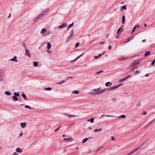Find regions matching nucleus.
<instances>
[{
  "instance_id": "1",
  "label": "nucleus",
  "mask_w": 155,
  "mask_h": 155,
  "mask_svg": "<svg viewBox=\"0 0 155 155\" xmlns=\"http://www.w3.org/2000/svg\"><path fill=\"white\" fill-rule=\"evenodd\" d=\"M101 89V87H100L97 89H93L92 90L93 91H95L94 92H93L92 93L93 94V96H96L99 94H101L103 92H105L106 90L105 89H103L101 90L97 91Z\"/></svg>"
},
{
  "instance_id": "2",
  "label": "nucleus",
  "mask_w": 155,
  "mask_h": 155,
  "mask_svg": "<svg viewBox=\"0 0 155 155\" xmlns=\"http://www.w3.org/2000/svg\"><path fill=\"white\" fill-rule=\"evenodd\" d=\"M48 10L47 9L43 11L42 13L39 14L37 17L34 19V22H35L38 20L40 17L45 15L48 12Z\"/></svg>"
},
{
  "instance_id": "3",
  "label": "nucleus",
  "mask_w": 155,
  "mask_h": 155,
  "mask_svg": "<svg viewBox=\"0 0 155 155\" xmlns=\"http://www.w3.org/2000/svg\"><path fill=\"white\" fill-rule=\"evenodd\" d=\"M121 85V84H119L117 85H116L114 87H111L110 88H109V90L110 91L114 90L118 88Z\"/></svg>"
},
{
  "instance_id": "4",
  "label": "nucleus",
  "mask_w": 155,
  "mask_h": 155,
  "mask_svg": "<svg viewBox=\"0 0 155 155\" xmlns=\"http://www.w3.org/2000/svg\"><path fill=\"white\" fill-rule=\"evenodd\" d=\"M121 85V84H119L117 85H116L114 87H111L110 88H109V90L110 91L114 90L118 88Z\"/></svg>"
},
{
  "instance_id": "5",
  "label": "nucleus",
  "mask_w": 155,
  "mask_h": 155,
  "mask_svg": "<svg viewBox=\"0 0 155 155\" xmlns=\"http://www.w3.org/2000/svg\"><path fill=\"white\" fill-rule=\"evenodd\" d=\"M25 55L30 58L31 57V54L29 52V50L27 48H25Z\"/></svg>"
},
{
  "instance_id": "6",
  "label": "nucleus",
  "mask_w": 155,
  "mask_h": 155,
  "mask_svg": "<svg viewBox=\"0 0 155 155\" xmlns=\"http://www.w3.org/2000/svg\"><path fill=\"white\" fill-rule=\"evenodd\" d=\"M141 61V59H140L139 60H136L135 61H134L133 63H132L133 64V65L134 66L135 64L137 65Z\"/></svg>"
},
{
  "instance_id": "7",
  "label": "nucleus",
  "mask_w": 155,
  "mask_h": 155,
  "mask_svg": "<svg viewBox=\"0 0 155 155\" xmlns=\"http://www.w3.org/2000/svg\"><path fill=\"white\" fill-rule=\"evenodd\" d=\"M84 53L82 54L81 55H80L79 56H78L77 58H76L74 60L71 61L70 62L71 63H72L73 62H74V61H77L78 59L80 57H81V56H82Z\"/></svg>"
},
{
  "instance_id": "8",
  "label": "nucleus",
  "mask_w": 155,
  "mask_h": 155,
  "mask_svg": "<svg viewBox=\"0 0 155 155\" xmlns=\"http://www.w3.org/2000/svg\"><path fill=\"white\" fill-rule=\"evenodd\" d=\"M134 37L133 36H131L128 38L127 39V41L125 42V43H127L129 42L130 40L133 39L134 38Z\"/></svg>"
},
{
  "instance_id": "9",
  "label": "nucleus",
  "mask_w": 155,
  "mask_h": 155,
  "mask_svg": "<svg viewBox=\"0 0 155 155\" xmlns=\"http://www.w3.org/2000/svg\"><path fill=\"white\" fill-rule=\"evenodd\" d=\"M2 71L0 70V82H2L3 81V76L2 74Z\"/></svg>"
},
{
  "instance_id": "10",
  "label": "nucleus",
  "mask_w": 155,
  "mask_h": 155,
  "mask_svg": "<svg viewBox=\"0 0 155 155\" xmlns=\"http://www.w3.org/2000/svg\"><path fill=\"white\" fill-rule=\"evenodd\" d=\"M67 25L65 24H62V25H59L58 26V28H64V27H66L67 26Z\"/></svg>"
},
{
  "instance_id": "11",
  "label": "nucleus",
  "mask_w": 155,
  "mask_h": 155,
  "mask_svg": "<svg viewBox=\"0 0 155 155\" xmlns=\"http://www.w3.org/2000/svg\"><path fill=\"white\" fill-rule=\"evenodd\" d=\"M20 125L22 128L25 127L26 125V122L21 123Z\"/></svg>"
},
{
  "instance_id": "12",
  "label": "nucleus",
  "mask_w": 155,
  "mask_h": 155,
  "mask_svg": "<svg viewBox=\"0 0 155 155\" xmlns=\"http://www.w3.org/2000/svg\"><path fill=\"white\" fill-rule=\"evenodd\" d=\"M16 58H17V57L16 56H15L13 58H11L10 59V60L11 61H13L16 62H18V61L16 59Z\"/></svg>"
},
{
  "instance_id": "13",
  "label": "nucleus",
  "mask_w": 155,
  "mask_h": 155,
  "mask_svg": "<svg viewBox=\"0 0 155 155\" xmlns=\"http://www.w3.org/2000/svg\"><path fill=\"white\" fill-rule=\"evenodd\" d=\"M72 37L70 36H68L66 39V42H68L69 41H70L72 38Z\"/></svg>"
},
{
  "instance_id": "14",
  "label": "nucleus",
  "mask_w": 155,
  "mask_h": 155,
  "mask_svg": "<svg viewBox=\"0 0 155 155\" xmlns=\"http://www.w3.org/2000/svg\"><path fill=\"white\" fill-rule=\"evenodd\" d=\"M74 30H73L72 29L71 31L70 32L69 36H70L72 37L74 36Z\"/></svg>"
},
{
  "instance_id": "15",
  "label": "nucleus",
  "mask_w": 155,
  "mask_h": 155,
  "mask_svg": "<svg viewBox=\"0 0 155 155\" xmlns=\"http://www.w3.org/2000/svg\"><path fill=\"white\" fill-rule=\"evenodd\" d=\"M51 45L50 43L49 42H48L47 43V48L48 49H50L51 48Z\"/></svg>"
},
{
  "instance_id": "16",
  "label": "nucleus",
  "mask_w": 155,
  "mask_h": 155,
  "mask_svg": "<svg viewBox=\"0 0 155 155\" xmlns=\"http://www.w3.org/2000/svg\"><path fill=\"white\" fill-rule=\"evenodd\" d=\"M125 20V16L124 15H123L122 16V24H124V23Z\"/></svg>"
},
{
  "instance_id": "17",
  "label": "nucleus",
  "mask_w": 155,
  "mask_h": 155,
  "mask_svg": "<svg viewBox=\"0 0 155 155\" xmlns=\"http://www.w3.org/2000/svg\"><path fill=\"white\" fill-rule=\"evenodd\" d=\"M112 84V83H111L110 82H108L106 83L105 86H109L111 85Z\"/></svg>"
},
{
  "instance_id": "18",
  "label": "nucleus",
  "mask_w": 155,
  "mask_h": 155,
  "mask_svg": "<svg viewBox=\"0 0 155 155\" xmlns=\"http://www.w3.org/2000/svg\"><path fill=\"white\" fill-rule=\"evenodd\" d=\"M46 31V29L45 28H43L41 30L40 33L41 34H43Z\"/></svg>"
},
{
  "instance_id": "19",
  "label": "nucleus",
  "mask_w": 155,
  "mask_h": 155,
  "mask_svg": "<svg viewBox=\"0 0 155 155\" xmlns=\"http://www.w3.org/2000/svg\"><path fill=\"white\" fill-rule=\"evenodd\" d=\"M140 147H141V146L139 147H137V148H135L133 151L132 152H131L129 154H128V155H129L130 154H131V153H133L134 151H137V150H138V149H139Z\"/></svg>"
},
{
  "instance_id": "20",
  "label": "nucleus",
  "mask_w": 155,
  "mask_h": 155,
  "mask_svg": "<svg viewBox=\"0 0 155 155\" xmlns=\"http://www.w3.org/2000/svg\"><path fill=\"white\" fill-rule=\"evenodd\" d=\"M33 64L35 67H36L38 66V63L37 61L34 62L33 63Z\"/></svg>"
},
{
  "instance_id": "21",
  "label": "nucleus",
  "mask_w": 155,
  "mask_h": 155,
  "mask_svg": "<svg viewBox=\"0 0 155 155\" xmlns=\"http://www.w3.org/2000/svg\"><path fill=\"white\" fill-rule=\"evenodd\" d=\"M5 93L8 96H9L11 94V93L10 92L7 91H5Z\"/></svg>"
},
{
  "instance_id": "22",
  "label": "nucleus",
  "mask_w": 155,
  "mask_h": 155,
  "mask_svg": "<svg viewBox=\"0 0 155 155\" xmlns=\"http://www.w3.org/2000/svg\"><path fill=\"white\" fill-rule=\"evenodd\" d=\"M16 150L17 152H21L22 151V149H20L19 147H18L16 149Z\"/></svg>"
},
{
  "instance_id": "23",
  "label": "nucleus",
  "mask_w": 155,
  "mask_h": 155,
  "mask_svg": "<svg viewBox=\"0 0 155 155\" xmlns=\"http://www.w3.org/2000/svg\"><path fill=\"white\" fill-rule=\"evenodd\" d=\"M94 118H91V119H88L87 120V121H90V122L92 123H93L94 122Z\"/></svg>"
},
{
  "instance_id": "24",
  "label": "nucleus",
  "mask_w": 155,
  "mask_h": 155,
  "mask_svg": "<svg viewBox=\"0 0 155 155\" xmlns=\"http://www.w3.org/2000/svg\"><path fill=\"white\" fill-rule=\"evenodd\" d=\"M74 23L72 22L71 24L69 25L68 28V30L73 25Z\"/></svg>"
},
{
  "instance_id": "25",
  "label": "nucleus",
  "mask_w": 155,
  "mask_h": 155,
  "mask_svg": "<svg viewBox=\"0 0 155 155\" xmlns=\"http://www.w3.org/2000/svg\"><path fill=\"white\" fill-rule=\"evenodd\" d=\"M121 29V28H120L118 29V30L117 31V33L119 35L120 33L121 32V31H122L124 30V29H122L121 31L119 33V31H120Z\"/></svg>"
},
{
  "instance_id": "26",
  "label": "nucleus",
  "mask_w": 155,
  "mask_h": 155,
  "mask_svg": "<svg viewBox=\"0 0 155 155\" xmlns=\"http://www.w3.org/2000/svg\"><path fill=\"white\" fill-rule=\"evenodd\" d=\"M91 137H90V138H91ZM89 139V138H84L83 140V141H82V143H84L86 141H87V140H88V139Z\"/></svg>"
},
{
  "instance_id": "27",
  "label": "nucleus",
  "mask_w": 155,
  "mask_h": 155,
  "mask_svg": "<svg viewBox=\"0 0 155 155\" xmlns=\"http://www.w3.org/2000/svg\"><path fill=\"white\" fill-rule=\"evenodd\" d=\"M65 82V81L64 80H62L61 82H58L57 83L58 84H62L63 83H64Z\"/></svg>"
},
{
  "instance_id": "28",
  "label": "nucleus",
  "mask_w": 155,
  "mask_h": 155,
  "mask_svg": "<svg viewBox=\"0 0 155 155\" xmlns=\"http://www.w3.org/2000/svg\"><path fill=\"white\" fill-rule=\"evenodd\" d=\"M136 65H136V64H135V65H134H134H133V64L132 63V64H131V66L134 69L135 68L136 69L138 68V67H136Z\"/></svg>"
},
{
  "instance_id": "29",
  "label": "nucleus",
  "mask_w": 155,
  "mask_h": 155,
  "mask_svg": "<svg viewBox=\"0 0 155 155\" xmlns=\"http://www.w3.org/2000/svg\"><path fill=\"white\" fill-rule=\"evenodd\" d=\"M150 54V51H148V52H146L144 54V56H146L149 55V54Z\"/></svg>"
},
{
  "instance_id": "30",
  "label": "nucleus",
  "mask_w": 155,
  "mask_h": 155,
  "mask_svg": "<svg viewBox=\"0 0 155 155\" xmlns=\"http://www.w3.org/2000/svg\"><path fill=\"white\" fill-rule=\"evenodd\" d=\"M14 94L17 97V96L19 97L20 95L19 93L18 92H14Z\"/></svg>"
},
{
  "instance_id": "31",
  "label": "nucleus",
  "mask_w": 155,
  "mask_h": 155,
  "mask_svg": "<svg viewBox=\"0 0 155 155\" xmlns=\"http://www.w3.org/2000/svg\"><path fill=\"white\" fill-rule=\"evenodd\" d=\"M126 117V116L124 115H122L120 116H119V118H125Z\"/></svg>"
},
{
  "instance_id": "32",
  "label": "nucleus",
  "mask_w": 155,
  "mask_h": 155,
  "mask_svg": "<svg viewBox=\"0 0 155 155\" xmlns=\"http://www.w3.org/2000/svg\"><path fill=\"white\" fill-rule=\"evenodd\" d=\"M52 89V88L51 87H46L45 88V89L47 91H50Z\"/></svg>"
},
{
  "instance_id": "33",
  "label": "nucleus",
  "mask_w": 155,
  "mask_h": 155,
  "mask_svg": "<svg viewBox=\"0 0 155 155\" xmlns=\"http://www.w3.org/2000/svg\"><path fill=\"white\" fill-rule=\"evenodd\" d=\"M64 140H70V141H72V139L70 138H64Z\"/></svg>"
},
{
  "instance_id": "34",
  "label": "nucleus",
  "mask_w": 155,
  "mask_h": 155,
  "mask_svg": "<svg viewBox=\"0 0 155 155\" xmlns=\"http://www.w3.org/2000/svg\"><path fill=\"white\" fill-rule=\"evenodd\" d=\"M128 58H127V57H123L122 58H121L120 59V60L122 61V60H125L126 59H127Z\"/></svg>"
},
{
  "instance_id": "35",
  "label": "nucleus",
  "mask_w": 155,
  "mask_h": 155,
  "mask_svg": "<svg viewBox=\"0 0 155 155\" xmlns=\"http://www.w3.org/2000/svg\"><path fill=\"white\" fill-rule=\"evenodd\" d=\"M25 107L29 109H31L32 108H30V106L28 105H25Z\"/></svg>"
},
{
  "instance_id": "36",
  "label": "nucleus",
  "mask_w": 155,
  "mask_h": 155,
  "mask_svg": "<svg viewBox=\"0 0 155 155\" xmlns=\"http://www.w3.org/2000/svg\"><path fill=\"white\" fill-rule=\"evenodd\" d=\"M78 93H79V92L78 91H75L73 92L72 93L77 94Z\"/></svg>"
},
{
  "instance_id": "37",
  "label": "nucleus",
  "mask_w": 155,
  "mask_h": 155,
  "mask_svg": "<svg viewBox=\"0 0 155 155\" xmlns=\"http://www.w3.org/2000/svg\"><path fill=\"white\" fill-rule=\"evenodd\" d=\"M122 9H126V5H123V6L122 7Z\"/></svg>"
},
{
  "instance_id": "38",
  "label": "nucleus",
  "mask_w": 155,
  "mask_h": 155,
  "mask_svg": "<svg viewBox=\"0 0 155 155\" xmlns=\"http://www.w3.org/2000/svg\"><path fill=\"white\" fill-rule=\"evenodd\" d=\"M103 72V71L102 70H101V71H97V72H96V74H100V73H101V72Z\"/></svg>"
},
{
  "instance_id": "39",
  "label": "nucleus",
  "mask_w": 155,
  "mask_h": 155,
  "mask_svg": "<svg viewBox=\"0 0 155 155\" xmlns=\"http://www.w3.org/2000/svg\"><path fill=\"white\" fill-rule=\"evenodd\" d=\"M101 130H102V129H95L94 130V131L95 132H97V131H101Z\"/></svg>"
},
{
  "instance_id": "40",
  "label": "nucleus",
  "mask_w": 155,
  "mask_h": 155,
  "mask_svg": "<svg viewBox=\"0 0 155 155\" xmlns=\"http://www.w3.org/2000/svg\"><path fill=\"white\" fill-rule=\"evenodd\" d=\"M135 29H136V27H134L133 29V30L131 33V34H132V33H133L135 31Z\"/></svg>"
},
{
  "instance_id": "41",
  "label": "nucleus",
  "mask_w": 155,
  "mask_h": 155,
  "mask_svg": "<svg viewBox=\"0 0 155 155\" xmlns=\"http://www.w3.org/2000/svg\"><path fill=\"white\" fill-rule=\"evenodd\" d=\"M104 116L106 117H114V116H113L112 115H105Z\"/></svg>"
},
{
  "instance_id": "42",
  "label": "nucleus",
  "mask_w": 155,
  "mask_h": 155,
  "mask_svg": "<svg viewBox=\"0 0 155 155\" xmlns=\"http://www.w3.org/2000/svg\"><path fill=\"white\" fill-rule=\"evenodd\" d=\"M13 99L15 101H17L18 100L17 97H13Z\"/></svg>"
},
{
  "instance_id": "43",
  "label": "nucleus",
  "mask_w": 155,
  "mask_h": 155,
  "mask_svg": "<svg viewBox=\"0 0 155 155\" xmlns=\"http://www.w3.org/2000/svg\"><path fill=\"white\" fill-rule=\"evenodd\" d=\"M79 42L77 43L75 45V47H78V46L79 45Z\"/></svg>"
},
{
  "instance_id": "44",
  "label": "nucleus",
  "mask_w": 155,
  "mask_h": 155,
  "mask_svg": "<svg viewBox=\"0 0 155 155\" xmlns=\"http://www.w3.org/2000/svg\"><path fill=\"white\" fill-rule=\"evenodd\" d=\"M21 95L22 96V97H26L25 94L24 93H22Z\"/></svg>"
},
{
  "instance_id": "45",
  "label": "nucleus",
  "mask_w": 155,
  "mask_h": 155,
  "mask_svg": "<svg viewBox=\"0 0 155 155\" xmlns=\"http://www.w3.org/2000/svg\"><path fill=\"white\" fill-rule=\"evenodd\" d=\"M147 113L146 112L144 111L143 113H142V114L144 115H145L147 114Z\"/></svg>"
},
{
  "instance_id": "46",
  "label": "nucleus",
  "mask_w": 155,
  "mask_h": 155,
  "mask_svg": "<svg viewBox=\"0 0 155 155\" xmlns=\"http://www.w3.org/2000/svg\"><path fill=\"white\" fill-rule=\"evenodd\" d=\"M59 128H60V127H58L57 129H56L54 130V132H56V131H57L59 129Z\"/></svg>"
},
{
  "instance_id": "47",
  "label": "nucleus",
  "mask_w": 155,
  "mask_h": 155,
  "mask_svg": "<svg viewBox=\"0 0 155 155\" xmlns=\"http://www.w3.org/2000/svg\"><path fill=\"white\" fill-rule=\"evenodd\" d=\"M98 58H99V57H98V55H96V56H94V58L95 59H97Z\"/></svg>"
},
{
  "instance_id": "48",
  "label": "nucleus",
  "mask_w": 155,
  "mask_h": 155,
  "mask_svg": "<svg viewBox=\"0 0 155 155\" xmlns=\"http://www.w3.org/2000/svg\"><path fill=\"white\" fill-rule=\"evenodd\" d=\"M108 49L110 50H111V48L112 47H111V45H109L108 46Z\"/></svg>"
},
{
  "instance_id": "49",
  "label": "nucleus",
  "mask_w": 155,
  "mask_h": 155,
  "mask_svg": "<svg viewBox=\"0 0 155 155\" xmlns=\"http://www.w3.org/2000/svg\"><path fill=\"white\" fill-rule=\"evenodd\" d=\"M23 46H24V47L25 48H25H26V45H25V43H23Z\"/></svg>"
},
{
  "instance_id": "50",
  "label": "nucleus",
  "mask_w": 155,
  "mask_h": 155,
  "mask_svg": "<svg viewBox=\"0 0 155 155\" xmlns=\"http://www.w3.org/2000/svg\"><path fill=\"white\" fill-rule=\"evenodd\" d=\"M68 117H74V115H68Z\"/></svg>"
},
{
  "instance_id": "51",
  "label": "nucleus",
  "mask_w": 155,
  "mask_h": 155,
  "mask_svg": "<svg viewBox=\"0 0 155 155\" xmlns=\"http://www.w3.org/2000/svg\"><path fill=\"white\" fill-rule=\"evenodd\" d=\"M155 63V62H154L153 61H152L151 63V65L152 66H153L154 64Z\"/></svg>"
},
{
  "instance_id": "52",
  "label": "nucleus",
  "mask_w": 155,
  "mask_h": 155,
  "mask_svg": "<svg viewBox=\"0 0 155 155\" xmlns=\"http://www.w3.org/2000/svg\"><path fill=\"white\" fill-rule=\"evenodd\" d=\"M131 77V75H129L128 76L126 77L125 78L126 79H127L129 77Z\"/></svg>"
},
{
  "instance_id": "53",
  "label": "nucleus",
  "mask_w": 155,
  "mask_h": 155,
  "mask_svg": "<svg viewBox=\"0 0 155 155\" xmlns=\"http://www.w3.org/2000/svg\"><path fill=\"white\" fill-rule=\"evenodd\" d=\"M126 79H125V78H124V79H122L120 80V81H124Z\"/></svg>"
},
{
  "instance_id": "54",
  "label": "nucleus",
  "mask_w": 155,
  "mask_h": 155,
  "mask_svg": "<svg viewBox=\"0 0 155 155\" xmlns=\"http://www.w3.org/2000/svg\"><path fill=\"white\" fill-rule=\"evenodd\" d=\"M104 43H105V41L101 42H100V43H99V44H104Z\"/></svg>"
},
{
  "instance_id": "55",
  "label": "nucleus",
  "mask_w": 155,
  "mask_h": 155,
  "mask_svg": "<svg viewBox=\"0 0 155 155\" xmlns=\"http://www.w3.org/2000/svg\"><path fill=\"white\" fill-rule=\"evenodd\" d=\"M104 54V53L103 54H99L98 56L101 57V56L103 54Z\"/></svg>"
},
{
  "instance_id": "56",
  "label": "nucleus",
  "mask_w": 155,
  "mask_h": 155,
  "mask_svg": "<svg viewBox=\"0 0 155 155\" xmlns=\"http://www.w3.org/2000/svg\"><path fill=\"white\" fill-rule=\"evenodd\" d=\"M111 137H112L111 140H115V138H113V136H112Z\"/></svg>"
},
{
  "instance_id": "57",
  "label": "nucleus",
  "mask_w": 155,
  "mask_h": 155,
  "mask_svg": "<svg viewBox=\"0 0 155 155\" xmlns=\"http://www.w3.org/2000/svg\"><path fill=\"white\" fill-rule=\"evenodd\" d=\"M140 72V71H134V72L137 73H139Z\"/></svg>"
},
{
  "instance_id": "58",
  "label": "nucleus",
  "mask_w": 155,
  "mask_h": 155,
  "mask_svg": "<svg viewBox=\"0 0 155 155\" xmlns=\"http://www.w3.org/2000/svg\"><path fill=\"white\" fill-rule=\"evenodd\" d=\"M70 78H72V77H68L67 78V79H69Z\"/></svg>"
},
{
  "instance_id": "59",
  "label": "nucleus",
  "mask_w": 155,
  "mask_h": 155,
  "mask_svg": "<svg viewBox=\"0 0 155 155\" xmlns=\"http://www.w3.org/2000/svg\"><path fill=\"white\" fill-rule=\"evenodd\" d=\"M119 37V35L118 34V35H117L116 37V38L117 39Z\"/></svg>"
},
{
  "instance_id": "60",
  "label": "nucleus",
  "mask_w": 155,
  "mask_h": 155,
  "mask_svg": "<svg viewBox=\"0 0 155 155\" xmlns=\"http://www.w3.org/2000/svg\"><path fill=\"white\" fill-rule=\"evenodd\" d=\"M23 133H21V134H20L19 135V136L20 137H21V136L23 135Z\"/></svg>"
},
{
  "instance_id": "61",
  "label": "nucleus",
  "mask_w": 155,
  "mask_h": 155,
  "mask_svg": "<svg viewBox=\"0 0 155 155\" xmlns=\"http://www.w3.org/2000/svg\"><path fill=\"white\" fill-rule=\"evenodd\" d=\"M11 16V14L10 13V14H9V15L8 17V18H10Z\"/></svg>"
},
{
  "instance_id": "62",
  "label": "nucleus",
  "mask_w": 155,
  "mask_h": 155,
  "mask_svg": "<svg viewBox=\"0 0 155 155\" xmlns=\"http://www.w3.org/2000/svg\"><path fill=\"white\" fill-rule=\"evenodd\" d=\"M148 74H147L145 75V76H148Z\"/></svg>"
},
{
  "instance_id": "63",
  "label": "nucleus",
  "mask_w": 155,
  "mask_h": 155,
  "mask_svg": "<svg viewBox=\"0 0 155 155\" xmlns=\"http://www.w3.org/2000/svg\"><path fill=\"white\" fill-rule=\"evenodd\" d=\"M138 26H139L138 25H136L135 26H134V27H136V28L137 27H138Z\"/></svg>"
},
{
  "instance_id": "64",
  "label": "nucleus",
  "mask_w": 155,
  "mask_h": 155,
  "mask_svg": "<svg viewBox=\"0 0 155 155\" xmlns=\"http://www.w3.org/2000/svg\"><path fill=\"white\" fill-rule=\"evenodd\" d=\"M146 41L145 39H144L142 41V42H144Z\"/></svg>"
}]
</instances>
